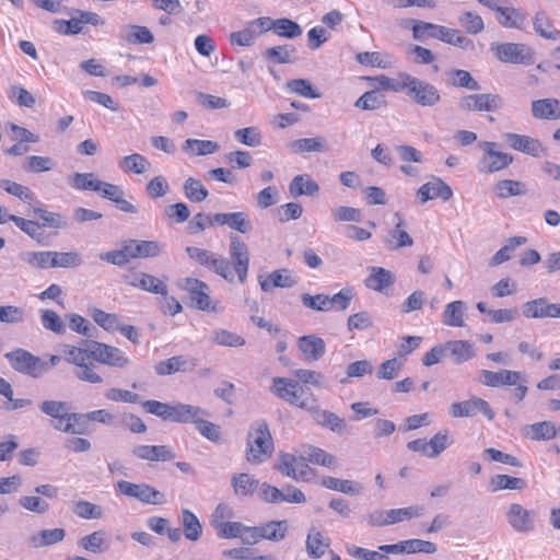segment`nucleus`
<instances>
[{
  "instance_id": "dca6fc26",
  "label": "nucleus",
  "mask_w": 560,
  "mask_h": 560,
  "mask_svg": "<svg viewBox=\"0 0 560 560\" xmlns=\"http://www.w3.org/2000/svg\"><path fill=\"white\" fill-rule=\"evenodd\" d=\"M503 137L512 149L522 153L535 158L541 156L546 153V149L538 139L513 132H506Z\"/></svg>"
},
{
  "instance_id": "f3484780",
  "label": "nucleus",
  "mask_w": 560,
  "mask_h": 560,
  "mask_svg": "<svg viewBox=\"0 0 560 560\" xmlns=\"http://www.w3.org/2000/svg\"><path fill=\"white\" fill-rule=\"evenodd\" d=\"M417 197L421 205L435 198H441L443 201H447L453 197L452 188L443 182L440 177H432V179L417 190Z\"/></svg>"
},
{
  "instance_id": "37998d69",
  "label": "nucleus",
  "mask_w": 560,
  "mask_h": 560,
  "mask_svg": "<svg viewBox=\"0 0 560 560\" xmlns=\"http://www.w3.org/2000/svg\"><path fill=\"white\" fill-rule=\"evenodd\" d=\"M289 148L293 153L326 152L328 150L323 137L298 139L289 143Z\"/></svg>"
},
{
  "instance_id": "473e14b6",
  "label": "nucleus",
  "mask_w": 560,
  "mask_h": 560,
  "mask_svg": "<svg viewBox=\"0 0 560 560\" xmlns=\"http://www.w3.org/2000/svg\"><path fill=\"white\" fill-rule=\"evenodd\" d=\"M533 28L540 37L558 42L560 40V30L553 26L552 21L545 11H538L533 18Z\"/></svg>"
},
{
  "instance_id": "c9c22d12",
  "label": "nucleus",
  "mask_w": 560,
  "mask_h": 560,
  "mask_svg": "<svg viewBox=\"0 0 560 560\" xmlns=\"http://www.w3.org/2000/svg\"><path fill=\"white\" fill-rule=\"evenodd\" d=\"M78 545L92 553H103L109 549V540L104 530H96L90 535L83 536L79 539Z\"/></svg>"
},
{
  "instance_id": "6e6d98bb",
  "label": "nucleus",
  "mask_w": 560,
  "mask_h": 560,
  "mask_svg": "<svg viewBox=\"0 0 560 560\" xmlns=\"http://www.w3.org/2000/svg\"><path fill=\"white\" fill-rule=\"evenodd\" d=\"M188 360L183 355L172 357L156 363L154 370L158 375H171L179 371H186Z\"/></svg>"
},
{
  "instance_id": "f03ea898",
  "label": "nucleus",
  "mask_w": 560,
  "mask_h": 560,
  "mask_svg": "<svg viewBox=\"0 0 560 560\" xmlns=\"http://www.w3.org/2000/svg\"><path fill=\"white\" fill-rule=\"evenodd\" d=\"M275 469L295 481L307 482L311 481L315 475L314 469L308 466L307 459L302 456V446L300 447L299 456L280 452Z\"/></svg>"
},
{
  "instance_id": "20e7f679",
  "label": "nucleus",
  "mask_w": 560,
  "mask_h": 560,
  "mask_svg": "<svg viewBox=\"0 0 560 560\" xmlns=\"http://www.w3.org/2000/svg\"><path fill=\"white\" fill-rule=\"evenodd\" d=\"M10 365L19 373L37 378L48 372V363L27 350L16 349L5 353Z\"/></svg>"
},
{
  "instance_id": "ea45409f",
  "label": "nucleus",
  "mask_w": 560,
  "mask_h": 560,
  "mask_svg": "<svg viewBox=\"0 0 560 560\" xmlns=\"http://www.w3.org/2000/svg\"><path fill=\"white\" fill-rule=\"evenodd\" d=\"M180 524L186 539L197 541L201 537L202 526L198 517L190 510H182Z\"/></svg>"
},
{
  "instance_id": "39448f33",
  "label": "nucleus",
  "mask_w": 560,
  "mask_h": 560,
  "mask_svg": "<svg viewBox=\"0 0 560 560\" xmlns=\"http://www.w3.org/2000/svg\"><path fill=\"white\" fill-rule=\"evenodd\" d=\"M490 50L493 56L504 63L532 65L534 51L526 44L522 43H492Z\"/></svg>"
},
{
  "instance_id": "423d86ee",
  "label": "nucleus",
  "mask_w": 560,
  "mask_h": 560,
  "mask_svg": "<svg viewBox=\"0 0 560 560\" xmlns=\"http://www.w3.org/2000/svg\"><path fill=\"white\" fill-rule=\"evenodd\" d=\"M497 142H479V148L483 151V155L479 159L477 164V168L480 173L491 174L500 172L513 162L511 154L497 151Z\"/></svg>"
},
{
  "instance_id": "2eb2a0df",
  "label": "nucleus",
  "mask_w": 560,
  "mask_h": 560,
  "mask_svg": "<svg viewBox=\"0 0 560 560\" xmlns=\"http://www.w3.org/2000/svg\"><path fill=\"white\" fill-rule=\"evenodd\" d=\"M505 516L509 525L516 533L527 534L535 529L536 513L525 509L518 503H512L509 506Z\"/></svg>"
},
{
  "instance_id": "5701e85b",
  "label": "nucleus",
  "mask_w": 560,
  "mask_h": 560,
  "mask_svg": "<svg viewBox=\"0 0 560 560\" xmlns=\"http://www.w3.org/2000/svg\"><path fill=\"white\" fill-rule=\"evenodd\" d=\"M444 348L455 364L467 362L476 355L475 345L468 340H450L444 342Z\"/></svg>"
},
{
  "instance_id": "f704fd0d",
  "label": "nucleus",
  "mask_w": 560,
  "mask_h": 560,
  "mask_svg": "<svg viewBox=\"0 0 560 560\" xmlns=\"http://www.w3.org/2000/svg\"><path fill=\"white\" fill-rule=\"evenodd\" d=\"M89 418L88 413L70 412L61 425H55V430L70 434L88 433Z\"/></svg>"
},
{
  "instance_id": "cd10ccee",
  "label": "nucleus",
  "mask_w": 560,
  "mask_h": 560,
  "mask_svg": "<svg viewBox=\"0 0 560 560\" xmlns=\"http://www.w3.org/2000/svg\"><path fill=\"white\" fill-rule=\"evenodd\" d=\"M497 21L504 28L524 30L527 16L520 8L503 7L497 14Z\"/></svg>"
},
{
  "instance_id": "7c9ffc66",
  "label": "nucleus",
  "mask_w": 560,
  "mask_h": 560,
  "mask_svg": "<svg viewBox=\"0 0 560 560\" xmlns=\"http://www.w3.org/2000/svg\"><path fill=\"white\" fill-rule=\"evenodd\" d=\"M306 552L311 559H319L322 558L326 549L330 545L329 538L324 537V535L316 528L311 527L306 537Z\"/></svg>"
},
{
  "instance_id": "ddd939ff",
  "label": "nucleus",
  "mask_w": 560,
  "mask_h": 560,
  "mask_svg": "<svg viewBox=\"0 0 560 560\" xmlns=\"http://www.w3.org/2000/svg\"><path fill=\"white\" fill-rule=\"evenodd\" d=\"M186 290L189 293V298H190L192 304L198 310H201L205 312H214V313L221 311V308L218 307L217 302H213L210 299V295H209L210 288L206 282L195 279V278H187L186 279Z\"/></svg>"
},
{
  "instance_id": "aec40b11",
  "label": "nucleus",
  "mask_w": 560,
  "mask_h": 560,
  "mask_svg": "<svg viewBox=\"0 0 560 560\" xmlns=\"http://www.w3.org/2000/svg\"><path fill=\"white\" fill-rule=\"evenodd\" d=\"M131 453L135 457L148 462H170L176 457L168 445H136Z\"/></svg>"
},
{
  "instance_id": "72a5a7b5",
  "label": "nucleus",
  "mask_w": 560,
  "mask_h": 560,
  "mask_svg": "<svg viewBox=\"0 0 560 560\" xmlns=\"http://www.w3.org/2000/svg\"><path fill=\"white\" fill-rule=\"evenodd\" d=\"M445 83L447 86L464 88L470 91H479L480 84L467 70L451 69L445 72Z\"/></svg>"
},
{
  "instance_id": "774afa93",
  "label": "nucleus",
  "mask_w": 560,
  "mask_h": 560,
  "mask_svg": "<svg viewBox=\"0 0 560 560\" xmlns=\"http://www.w3.org/2000/svg\"><path fill=\"white\" fill-rule=\"evenodd\" d=\"M40 323L43 327L56 335H62L66 332V325L61 317L52 310L40 311Z\"/></svg>"
},
{
  "instance_id": "052dcab7",
  "label": "nucleus",
  "mask_w": 560,
  "mask_h": 560,
  "mask_svg": "<svg viewBox=\"0 0 560 560\" xmlns=\"http://www.w3.org/2000/svg\"><path fill=\"white\" fill-rule=\"evenodd\" d=\"M529 438L534 441H547L557 436L558 430L550 421L536 422L527 427Z\"/></svg>"
},
{
  "instance_id": "de8ad7c7",
  "label": "nucleus",
  "mask_w": 560,
  "mask_h": 560,
  "mask_svg": "<svg viewBox=\"0 0 560 560\" xmlns=\"http://www.w3.org/2000/svg\"><path fill=\"white\" fill-rule=\"evenodd\" d=\"M526 185L520 180L501 179L494 185V192L500 199L526 194Z\"/></svg>"
},
{
  "instance_id": "bb28decb",
  "label": "nucleus",
  "mask_w": 560,
  "mask_h": 560,
  "mask_svg": "<svg viewBox=\"0 0 560 560\" xmlns=\"http://www.w3.org/2000/svg\"><path fill=\"white\" fill-rule=\"evenodd\" d=\"M370 275L364 280L366 288L376 291L384 292L386 289L392 287L395 282V275L383 268V267H370Z\"/></svg>"
},
{
  "instance_id": "412c9836",
  "label": "nucleus",
  "mask_w": 560,
  "mask_h": 560,
  "mask_svg": "<svg viewBox=\"0 0 560 560\" xmlns=\"http://www.w3.org/2000/svg\"><path fill=\"white\" fill-rule=\"evenodd\" d=\"M258 282L264 292H269L275 288H292L298 281L292 270L283 268L275 270L268 276H259Z\"/></svg>"
},
{
  "instance_id": "4d7b16f0",
  "label": "nucleus",
  "mask_w": 560,
  "mask_h": 560,
  "mask_svg": "<svg viewBox=\"0 0 560 560\" xmlns=\"http://www.w3.org/2000/svg\"><path fill=\"white\" fill-rule=\"evenodd\" d=\"M424 513V508L421 505H410L407 508L390 509L388 510L387 516L389 518V525H394L404 521L420 517Z\"/></svg>"
},
{
  "instance_id": "4468645a",
  "label": "nucleus",
  "mask_w": 560,
  "mask_h": 560,
  "mask_svg": "<svg viewBox=\"0 0 560 560\" xmlns=\"http://www.w3.org/2000/svg\"><path fill=\"white\" fill-rule=\"evenodd\" d=\"M478 412L482 413L490 421L494 419V412L489 402L479 397L453 402L450 407V413L454 418L474 417Z\"/></svg>"
},
{
  "instance_id": "a19ab883",
  "label": "nucleus",
  "mask_w": 560,
  "mask_h": 560,
  "mask_svg": "<svg viewBox=\"0 0 560 560\" xmlns=\"http://www.w3.org/2000/svg\"><path fill=\"white\" fill-rule=\"evenodd\" d=\"M289 191L295 198L302 195L313 196L319 191V186L308 175H296L289 185Z\"/></svg>"
},
{
  "instance_id": "b1692460",
  "label": "nucleus",
  "mask_w": 560,
  "mask_h": 560,
  "mask_svg": "<svg viewBox=\"0 0 560 560\" xmlns=\"http://www.w3.org/2000/svg\"><path fill=\"white\" fill-rule=\"evenodd\" d=\"M532 115L536 119L541 120H559L560 119V100L558 98H540L532 102Z\"/></svg>"
},
{
  "instance_id": "338daca9",
  "label": "nucleus",
  "mask_w": 560,
  "mask_h": 560,
  "mask_svg": "<svg viewBox=\"0 0 560 560\" xmlns=\"http://www.w3.org/2000/svg\"><path fill=\"white\" fill-rule=\"evenodd\" d=\"M184 192L187 199L192 202L203 201L208 195V189L203 186L200 179L188 177L184 184Z\"/></svg>"
},
{
  "instance_id": "680f3d73",
  "label": "nucleus",
  "mask_w": 560,
  "mask_h": 560,
  "mask_svg": "<svg viewBox=\"0 0 560 560\" xmlns=\"http://www.w3.org/2000/svg\"><path fill=\"white\" fill-rule=\"evenodd\" d=\"M218 150L219 144L211 140L187 139L183 144V151H190L195 155L212 154Z\"/></svg>"
},
{
  "instance_id": "864d4df0",
  "label": "nucleus",
  "mask_w": 560,
  "mask_h": 560,
  "mask_svg": "<svg viewBox=\"0 0 560 560\" xmlns=\"http://www.w3.org/2000/svg\"><path fill=\"white\" fill-rule=\"evenodd\" d=\"M460 27L470 35H478L485 30L482 18L472 11H465L457 18Z\"/></svg>"
},
{
  "instance_id": "6e6552de",
  "label": "nucleus",
  "mask_w": 560,
  "mask_h": 560,
  "mask_svg": "<svg viewBox=\"0 0 560 560\" xmlns=\"http://www.w3.org/2000/svg\"><path fill=\"white\" fill-rule=\"evenodd\" d=\"M270 390L280 399L291 405L303 409L311 408L308 399H303L304 389L298 381L285 377H273Z\"/></svg>"
},
{
  "instance_id": "0e129e2a",
  "label": "nucleus",
  "mask_w": 560,
  "mask_h": 560,
  "mask_svg": "<svg viewBox=\"0 0 560 560\" xmlns=\"http://www.w3.org/2000/svg\"><path fill=\"white\" fill-rule=\"evenodd\" d=\"M302 33V27L296 22L288 18L275 20V34L280 37L293 39L301 36Z\"/></svg>"
},
{
  "instance_id": "603ef678",
  "label": "nucleus",
  "mask_w": 560,
  "mask_h": 560,
  "mask_svg": "<svg viewBox=\"0 0 560 560\" xmlns=\"http://www.w3.org/2000/svg\"><path fill=\"white\" fill-rule=\"evenodd\" d=\"M66 537L63 528L43 529L32 536V542L35 548H42L55 545Z\"/></svg>"
},
{
  "instance_id": "a211bd4d",
  "label": "nucleus",
  "mask_w": 560,
  "mask_h": 560,
  "mask_svg": "<svg viewBox=\"0 0 560 560\" xmlns=\"http://www.w3.org/2000/svg\"><path fill=\"white\" fill-rule=\"evenodd\" d=\"M218 226H229L242 234H247L253 230V223L249 215L244 211L219 212L214 213L213 220Z\"/></svg>"
},
{
  "instance_id": "1a4fd4ad",
  "label": "nucleus",
  "mask_w": 560,
  "mask_h": 560,
  "mask_svg": "<svg viewBox=\"0 0 560 560\" xmlns=\"http://www.w3.org/2000/svg\"><path fill=\"white\" fill-rule=\"evenodd\" d=\"M229 255L232 270L237 275L241 283L247 279L249 268V252L244 241L236 234L229 236Z\"/></svg>"
},
{
  "instance_id": "3c124183",
  "label": "nucleus",
  "mask_w": 560,
  "mask_h": 560,
  "mask_svg": "<svg viewBox=\"0 0 560 560\" xmlns=\"http://www.w3.org/2000/svg\"><path fill=\"white\" fill-rule=\"evenodd\" d=\"M118 166L125 173L143 174L148 171L150 162L139 153H132L124 156Z\"/></svg>"
},
{
  "instance_id": "2f4dec72",
  "label": "nucleus",
  "mask_w": 560,
  "mask_h": 560,
  "mask_svg": "<svg viewBox=\"0 0 560 560\" xmlns=\"http://www.w3.org/2000/svg\"><path fill=\"white\" fill-rule=\"evenodd\" d=\"M394 219H396L395 228L389 231V237L385 241L388 249L397 250L401 247L411 246L413 244V240L411 236L401 229L404 225V219L400 213L396 212L394 214Z\"/></svg>"
},
{
  "instance_id": "bf43d9fd",
  "label": "nucleus",
  "mask_w": 560,
  "mask_h": 560,
  "mask_svg": "<svg viewBox=\"0 0 560 560\" xmlns=\"http://www.w3.org/2000/svg\"><path fill=\"white\" fill-rule=\"evenodd\" d=\"M490 483L492 491L498 490H524L527 487V482L523 478L511 477L509 475H495L491 478Z\"/></svg>"
},
{
  "instance_id": "0eeeda50",
  "label": "nucleus",
  "mask_w": 560,
  "mask_h": 560,
  "mask_svg": "<svg viewBox=\"0 0 560 560\" xmlns=\"http://www.w3.org/2000/svg\"><path fill=\"white\" fill-rule=\"evenodd\" d=\"M116 491L128 498H133L145 504L161 505L166 503L165 494L148 483H133L120 480L116 483Z\"/></svg>"
},
{
  "instance_id": "f257e3e1",
  "label": "nucleus",
  "mask_w": 560,
  "mask_h": 560,
  "mask_svg": "<svg viewBox=\"0 0 560 560\" xmlns=\"http://www.w3.org/2000/svg\"><path fill=\"white\" fill-rule=\"evenodd\" d=\"M273 440L267 421H254L246 438V459L252 464L264 463L273 452Z\"/></svg>"
},
{
  "instance_id": "6ab92c4d",
  "label": "nucleus",
  "mask_w": 560,
  "mask_h": 560,
  "mask_svg": "<svg viewBox=\"0 0 560 560\" xmlns=\"http://www.w3.org/2000/svg\"><path fill=\"white\" fill-rule=\"evenodd\" d=\"M482 383L489 387H502L512 386L523 381L526 383V378L521 372L511 370H500L497 372L482 370L481 371Z\"/></svg>"
},
{
  "instance_id": "8fccbe9b",
  "label": "nucleus",
  "mask_w": 560,
  "mask_h": 560,
  "mask_svg": "<svg viewBox=\"0 0 560 560\" xmlns=\"http://www.w3.org/2000/svg\"><path fill=\"white\" fill-rule=\"evenodd\" d=\"M124 195H125V192L119 186L110 184L108 186V189H106L104 191L103 198L115 202L116 207L122 212L131 213V214L138 213L139 212L138 207L132 205L128 200H126L124 198Z\"/></svg>"
},
{
  "instance_id": "a18cd8bd",
  "label": "nucleus",
  "mask_w": 560,
  "mask_h": 560,
  "mask_svg": "<svg viewBox=\"0 0 560 560\" xmlns=\"http://www.w3.org/2000/svg\"><path fill=\"white\" fill-rule=\"evenodd\" d=\"M264 57L275 63H292L296 60V49L291 45L267 48Z\"/></svg>"
},
{
  "instance_id": "5fc2aeb1",
  "label": "nucleus",
  "mask_w": 560,
  "mask_h": 560,
  "mask_svg": "<svg viewBox=\"0 0 560 560\" xmlns=\"http://www.w3.org/2000/svg\"><path fill=\"white\" fill-rule=\"evenodd\" d=\"M354 106L363 110H375L386 106L385 95L378 90L368 91L354 103Z\"/></svg>"
},
{
  "instance_id": "a878e982",
  "label": "nucleus",
  "mask_w": 560,
  "mask_h": 560,
  "mask_svg": "<svg viewBox=\"0 0 560 560\" xmlns=\"http://www.w3.org/2000/svg\"><path fill=\"white\" fill-rule=\"evenodd\" d=\"M312 417L317 424L327 428L337 434H345L348 432V424L346 420L329 410L315 408L312 411Z\"/></svg>"
},
{
  "instance_id": "13d9d810",
  "label": "nucleus",
  "mask_w": 560,
  "mask_h": 560,
  "mask_svg": "<svg viewBox=\"0 0 560 560\" xmlns=\"http://www.w3.org/2000/svg\"><path fill=\"white\" fill-rule=\"evenodd\" d=\"M445 44L453 45L467 51L475 49L472 39L463 35L459 30L445 27L442 40Z\"/></svg>"
},
{
  "instance_id": "393cba45",
  "label": "nucleus",
  "mask_w": 560,
  "mask_h": 560,
  "mask_svg": "<svg viewBox=\"0 0 560 560\" xmlns=\"http://www.w3.org/2000/svg\"><path fill=\"white\" fill-rule=\"evenodd\" d=\"M298 348L306 360L317 361L326 353L324 339L315 335H305L298 339Z\"/></svg>"
},
{
  "instance_id": "79ce46f5",
  "label": "nucleus",
  "mask_w": 560,
  "mask_h": 560,
  "mask_svg": "<svg viewBox=\"0 0 560 560\" xmlns=\"http://www.w3.org/2000/svg\"><path fill=\"white\" fill-rule=\"evenodd\" d=\"M526 243L527 238L524 236L510 237L506 243L491 257L489 262L490 266L497 267L510 260L514 250Z\"/></svg>"
},
{
  "instance_id": "4c0bfd02",
  "label": "nucleus",
  "mask_w": 560,
  "mask_h": 560,
  "mask_svg": "<svg viewBox=\"0 0 560 560\" xmlns=\"http://www.w3.org/2000/svg\"><path fill=\"white\" fill-rule=\"evenodd\" d=\"M320 485L329 490L339 491L349 495H359L363 491L362 485L357 481L330 476L323 478Z\"/></svg>"
},
{
  "instance_id": "c85d7f7f",
  "label": "nucleus",
  "mask_w": 560,
  "mask_h": 560,
  "mask_svg": "<svg viewBox=\"0 0 560 560\" xmlns=\"http://www.w3.org/2000/svg\"><path fill=\"white\" fill-rule=\"evenodd\" d=\"M206 415L207 411L200 407L183 402H175L172 404L171 407L170 421L179 423H194L197 420V417H202Z\"/></svg>"
},
{
  "instance_id": "c03bdc74",
  "label": "nucleus",
  "mask_w": 560,
  "mask_h": 560,
  "mask_svg": "<svg viewBox=\"0 0 560 560\" xmlns=\"http://www.w3.org/2000/svg\"><path fill=\"white\" fill-rule=\"evenodd\" d=\"M261 540L281 541L285 538L289 529L288 521H269L259 525Z\"/></svg>"
},
{
  "instance_id": "9b49d317",
  "label": "nucleus",
  "mask_w": 560,
  "mask_h": 560,
  "mask_svg": "<svg viewBox=\"0 0 560 560\" xmlns=\"http://www.w3.org/2000/svg\"><path fill=\"white\" fill-rule=\"evenodd\" d=\"M91 354L93 360L113 368L124 369L129 364L121 349L103 342L91 341Z\"/></svg>"
},
{
  "instance_id": "69168bd1",
  "label": "nucleus",
  "mask_w": 560,
  "mask_h": 560,
  "mask_svg": "<svg viewBox=\"0 0 560 560\" xmlns=\"http://www.w3.org/2000/svg\"><path fill=\"white\" fill-rule=\"evenodd\" d=\"M548 300L539 298L527 301L522 305V314L526 318H546L548 315Z\"/></svg>"
},
{
  "instance_id": "c756f323",
  "label": "nucleus",
  "mask_w": 560,
  "mask_h": 560,
  "mask_svg": "<svg viewBox=\"0 0 560 560\" xmlns=\"http://www.w3.org/2000/svg\"><path fill=\"white\" fill-rule=\"evenodd\" d=\"M39 410L51 418V425L55 429V425L63 423L70 411V406L67 401L48 399L39 404Z\"/></svg>"
},
{
  "instance_id": "09e8293b",
  "label": "nucleus",
  "mask_w": 560,
  "mask_h": 560,
  "mask_svg": "<svg viewBox=\"0 0 560 560\" xmlns=\"http://www.w3.org/2000/svg\"><path fill=\"white\" fill-rule=\"evenodd\" d=\"M445 27L429 22H417L412 26V35L415 39L420 42L425 40L428 37L442 40Z\"/></svg>"
},
{
  "instance_id": "f8f14e48",
  "label": "nucleus",
  "mask_w": 560,
  "mask_h": 560,
  "mask_svg": "<svg viewBox=\"0 0 560 560\" xmlns=\"http://www.w3.org/2000/svg\"><path fill=\"white\" fill-rule=\"evenodd\" d=\"M122 279L126 284L150 293L160 295H166V293H168L166 283L143 271L129 270L124 273Z\"/></svg>"
},
{
  "instance_id": "7ed1b4c3",
  "label": "nucleus",
  "mask_w": 560,
  "mask_h": 560,
  "mask_svg": "<svg viewBox=\"0 0 560 560\" xmlns=\"http://www.w3.org/2000/svg\"><path fill=\"white\" fill-rule=\"evenodd\" d=\"M406 80L405 94L412 103L422 107H433L441 102V93L432 83L411 74Z\"/></svg>"
},
{
  "instance_id": "58836bf2",
  "label": "nucleus",
  "mask_w": 560,
  "mask_h": 560,
  "mask_svg": "<svg viewBox=\"0 0 560 560\" xmlns=\"http://www.w3.org/2000/svg\"><path fill=\"white\" fill-rule=\"evenodd\" d=\"M465 311L466 304L463 301H453L446 304L442 314L443 324L450 327H464Z\"/></svg>"
},
{
  "instance_id": "4be33fe9",
  "label": "nucleus",
  "mask_w": 560,
  "mask_h": 560,
  "mask_svg": "<svg viewBox=\"0 0 560 560\" xmlns=\"http://www.w3.org/2000/svg\"><path fill=\"white\" fill-rule=\"evenodd\" d=\"M69 184L78 190H92L104 197L110 183L98 179L93 173H74L69 178Z\"/></svg>"
},
{
  "instance_id": "e2e57ef3",
  "label": "nucleus",
  "mask_w": 560,
  "mask_h": 560,
  "mask_svg": "<svg viewBox=\"0 0 560 560\" xmlns=\"http://www.w3.org/2000/svg\"><path fill=\"white\" fill-rule=\"evenodd\" d=\"M210 341L224 347H242L245 345V339L242 336L226 329H214Z\"/></svg>"
},
{
  "instance_id": "9d476101",
  "label": "nucleus",
  "mask_w": 560,
  "mask_h": 560,
  "mask_svg": "<svg viewBox=\"0 0 560 560\" xmlns=\"http://www.w3.org/2000/svg\"><path fill=\"white\" fill-rule=\"evenodd\" d=\"M503 104V98L493 93L467 94L458 100V108L463 112H497Z\"/></svg>"
},
{
  "instance_id": "49530a36",
  "label": "nucleus",
  "mask_w": 560,
  "mask_h": 560,
  "mask_svg": "<svg viewBox=\"0 0 560 560\" xmlns=\"http://www.w3.org/2000/svg\"><path fill=\"white\" fill-rule=\"evenodd\" d=\"M231 483L236 495L247 497L257 490L259 480L249 474H237L232 477Z\"/></svg>"
},
{
  "instance_id": "e433bc0d",
  "label": "nucleus",
  "mask_w": 560,
  "mask_h": 560,
  "mask_svg": "<svg viewBox=\"0 0 560 560\" xmlns=\"http://www.w3.org/2000/svg\"><path fill=\"white\" fill-rule=\"evenodd\" d=\"M302 456L308 463L323 467L332 468L336 465V457L334 455L311 444L302 445Z\"/></svg>"
}]
</instances>
